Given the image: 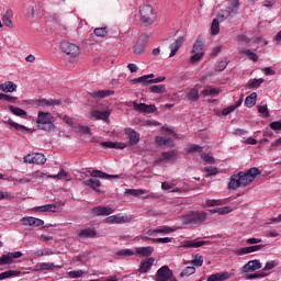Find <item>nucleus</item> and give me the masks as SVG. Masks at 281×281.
I'll return each instance as SVG.
<instances>
[{
    "instance_id": "nucleus-1",
    "label": "nucleus",
    "mask_w": 281,
    "mask_h": 281,
    "mask_svg": "<svg viewBox=\"0 0 281 281\" xmlns=\"http://www.w3.org/2000/svg\"><path fill=\"white\" fill-rule=\"evenodd\" d=\"M261 175V171L258 167H254L245 171H239L237 175H233L231 177V181L228 183L229 190H238V188H246L249 183L256 180V177Z\"/></svg>"
},
{
    "instance_id": "nucleus-2",
    "label": "nucleus",
    "mask_w": 281,
    "mask_h": 281,
    "mask_svg": "<svg viewBox=\"0 0 281 281\" xmlns=\"http://www.w3.org/2000/svg\"><path fill=\"white\" fill-rule=\"evenodd\" d=\"M90 177H92V178L86 180L85 186H87L88 188H91L95 192H102L99 189L100 186H102V182H100L99 179H108L109 181H111V179H120L119 175H109V173H106L104 171H100V170L90 171Z\"/></svg>"
},
{
    "instance_id": "nucleus-3",
    "label": "nucleus",
    "mask_w": 281,
    "mask_h": 281,
    "mask_svg": "<svg viewBox=\"0 0 281 281\" xmlns=\"http://www.w3.org/2000/svg\"><path fill=\"white\" fill-rule=\"evenodd\" d=\"M183 225H191V227H200L205 221H207V212L203 211H190L181 216Z\"/></svg>"
},
{
    "instance_id": "nucleus-4",
    "label": "nucleus",
    "mask_w": 281,
    "mask_h": 281,
    "mask_svg": "<svg viewBox=\"0 0 281 281\" xmlns=\"http://www.w3.org/2000/svg\"><path fill=\"white\" fill-rule=\"evenodd\" d=\"M36 124L40 131H46V133H54L56 131L54 116L49 112L40 111L37 113Z\"/></svg>"
},
{
    "instance_id": "nucleus-5",
    "label": "nucleus",
    "mask_w": 281,
    "mask_h": 281,
    "mask_svg": "<svg viewBox=\"0 0 281 281\" xmlns=\"http://www.w3.org/2000/svg\"><path fill=\"white\" fill-rule=\"evenodd\" d=\"M140 21L144 25H153L155 19H157V13L153 10L151 5L144 4L139 8Z\"/></svg>"
},
{
    "instance_id": "nucleus-6",
    "label": "nucleus",
    "mask_w": 281,
    "mask_h": 281,
    "mask_svg": "<svg viewBox=\"0 0 281 281\" xmlns=\"http://www.w3.org/2000/svg\"><path fill=\"white\" fill-rule=\"evenodd\" d=\"M60 48L64 54H67V56H71V58H76V56L80 53V47L69 42H61Z\"/></svg>"
},
{
    "instance_id": "nucleus-7",
    "label": "nucleus",
    "mask_w": 281,
    "mask_h": 281,
    "mask_svg": "<svg viewBox=\"0 0 281 281\" xmlns=\"http://www.w3.org/2000/svg\"><path fill=\"white\" fill-rule=\"evenodd\" d=\"M133 108L137 111V113H145L148 115L150 113H155L157 111V106L155 104H146V103H137V101H133Z\"/></svg>"
},
{
    "instance_id": "nucleus-8",
    "label": "nucleus",
    "mask_w": 281,
    "mask_h": 281,
    "mask_svg": "<svg viewBox=\"0 0 281 281\" xmlns=\"http://www.w3.org/2000/svg\"><path fill=\"white\" fill-rule=\"evenodd\" d=\"M45 161H47V158L41 153L29 154L24 156V164L43 165Z\"/></svg>"
},
{
    "instance_id": "nucleus-9",
    "label": "nucleus",
    "mask_w": 281,
    "mask_h": 281,
    "mask_svg": "<svg viewBox=\"0 0 281 281\" xmlns=\"http://www.w3.org/2000/svg\"><path fill=\"white\" fill-rule=\"evenodd\" d=\"M113 212H115V210L111 206L98 205L91 209L90 214H92V216H111Z\"/></svg>"
},
{
    "instance_id": "nucleus-10",
    "label": "nucleus",
    "mask_w": 281,
    "mask_h": 281,
    "mask_svg": "<svg viewBox=\"0 0 281 281\" xmlns=\"http://www.w3.org/2000/svg\"><path fill=\"white\" fill-rule=\"evenodd\" d=\"M172 278V270L170 267L162 266L160 269L157 270L156 280L157 281H168Z\"/></svg>"
},
{
    "instance_id": "nucleus-11",
    "label": "nucleus",
    "mask_w": 281,
    "mask_h": 281,
    "mask_svg": "<svg viewBox=\"0 0 281 281\" xmlns=\"http://www.w3.org/2000/svg\"><path fill=\"white\" fill-rule=\"evenodd\" d=\"M23 256V252L21 251H15V252H8L7 255H2L0 257V266L3 265H12L16 258H21Z\"/></svg>"
},
{
    "instance_id": "nucleus-12",
    "label": "nucleus",
    "mask_w": 281,
    "mask_h": 281,
    "mask_svg": "<svg viewBox=\"0 0 281 281\" xmlns=\"http://www.w3.org/2000/svg\"><path fill=\"white\" fill-rule=\"evenodd\" d=\"M22 225L24 226H29V227H43V225H45V221L41 220V218H36V217H23L21 220Z\"/></svg>"
},
{
    "instance_id": "nucleus-13",
    "label": "nucleus",
    "mask_w": 281,
    "mask_h": 281,
    "mask_svg": "<svg viewBox=\"0 0 281 281\" xmlns=\"http://www.w3.org/2000/svg\"><path fill=\"white\" fill-rule=\"evenodd\" d=\"M258 269H262L260 260H250L243 267L244 273H251L254 271H258Z\"/></svg>"
},
{
    "instance_id": "nucleus-14",
    "label": "nucleus",
    "mask_w": 281,
    "mask_h": 281,
    "mask_svg": "<svg viewBox=\"0 0 281 281\" xmlns=\"http://www.w3.org/2000/svg\"><path fill=\"white\" fill-rule=\"evenodd\" d=\"M144 49H146V36L140 35V37L137 40L136 44L133 47V52L134 54L142 56V54H144Z\"/></svg>"
},
{
    "instance_id": "nucleus-15",
    "label": "nucleus",
    "mask_w": 281,
    "mask_h": 281,
    "mask_svg": "<svg viewBox=\"0 0 281 281\" xmlns=\"http://www.w3.org/2000/svg\"><path fill=\"white\" fill-rule=\"evenodd\" d=\"M260 249H265V245L259 244L255 246L244 247V248L237 249L236 254L237 256H245L247 254H254V251H260Z\"/></svg>"
},
{
    "instance_id": "nucleus-16",
    "label": "nucleus",
    "mask_w": 281,
    "mask_h": 281,
    "mask_svg": "<svg viewBox=\"0 0 281 281\" xmlns=\"http://www.w3.org/2000/svg\"><path fill=\"white\" fill-rule=\"evenodd\" d=\"M164 161H177V151H162L161 157L156 160V164H164Z\"/></svg>"
},
{
    "instance_id": "nucleus-17",
    "label": "nucleus",
    "mask_w": 281,
    "mask_h": 281,
    "mask_svg": "<svg viewBox=\"0 0 281 281\" xmlns=\"http://www.w3.org/2000/svg\"><path fill=\"white\" fill-rule=\"evenodd\" d=\"M154 265H155V258L153 257H148L147 259L143 260L138 268L139 273H148V271L153 269Z\"/></svg>"
},
{
    "instance_id": "nucleus-18",
    "label": "nucleus",
    "mask_w": 281,
    "mask_h": 281,
    "mask_svg": "<svg viewBox=\"0 0 281 281\" xmlns=\"http://www.w3.org/2000/svg\"><path fill=\"white\" fill-rule=\"evenodd\" d=\"M125 134L127 139H130L131 146H137V144H139V133L135 132V130L125 128Z\"/></svg>"
},
{
    "instance_id": "nucleus-19",
    "label": "nucleus",
    "mask_w": 281,
    "mask_h": 281,
    "mask_svg": "<svg viewBox=\"0 0 281 281\" xmlns=\"http://www.w3.org/2000/svg\"><path fill=\"white\" fill-rule=\"evenodd\" d=\"M37 106H60L63 101L59 99H40L36 101Z\"/></svg>"
},
{
    "instance_id": "nucleus-20",
    "label": "nucleus",
    "mask_w": 281,
    "mask_h": 281,
    "mask_svg": "<svg viewBox=\"0 0 281 281\" xmlns=\"http://www.w3.org/2000/svg\"><path fill=\"white\" fill-rule=\"evenodd\" d=\"M205 244H206L205 240H201V238H195L193 240H186L183 243V247L186 249H199V247H203V245Z\"/></svg>"
},
{
    "instance_id": "nucleus-21",
    "label": "nucleus",
    "mask_w": 281,
    "mask_h": 281,
    "mask_svg": "<svg viewBox=\"0 0 281 281\" xmlns=\"http://www.w3.org/2000/svg\"><path fill=\"white\" fill-rule=\"evenodd\" d=\"M155 142L158 144V146H164L165 148H175V140H172L170 137L156 136Z\"/></svg>"
},
{
    "instance_id": "nucleus-22",
    "label": "nucleus",
    "mask_w": 281,
    "mask_h": 281,
    "mask_svg": "<svg viewBox=\"0 0 281 281\" xmlns=\"http://www.w3.org/2000/svg\"><path fill=\"white\" fill-rule=\"evenodd\" d=\"M184 43V40H183V36H180L178 37L173 44H171L169 46V49L171 50L170 52V55H169V58H172L173 56L177 55V53L179 52V49L181 48V45H183Z\"/></svg>"
},
{
    "instance_id": "nucleus-23",
    "label": "nucleus",
    "mask_w": 281,
    "mask_h": 281,
    "mask_svg": "<svg viewBox=\"0 0 281 281\" xmlns=\"http://www.w3.org/2000/svg\"><path fill=\"white\" fill-rule=\"evenodd\" d=\"M154 251H155V248L153 246L137 247L136 256H140L142 258H149V256H153Z\"/></svg>"
},
{
    "instance_id": "nucleus-24",
    "label": "nucleus",
    "mask_w": 281,
    "mask_h": 281,
    "mask_svg": "<svg viewBox=\"0 0 281 281\" xmlns=\"http://www.w3.org/2000/svg\"><path fill=\"white\" fill-rule=\"evenodd\" d=\"M229 280V272H217L213 273L207 278V281H225Z\"/></svg>"
},
{
    "instance_id": "nucleus-25",
    "label": "nucleus",
    "mask_w": 281,
    "mask_h": 281,
    "mask_svg": "<svg viewBox=\"0 0 281 281\" xmlns=\"http://www.w3.org/2000/svg\"><path fill=\"white\" fill-rule=\"evenodd\" d=\"M111 115V112L109 110L100 111V110H94L92 111V117H95V120H109Z\"/></svg>"
},
{
    "instance_id": "nucleus-26",
    "label": "nucleus",
    "mask_w": 281,
    "mask_h": 281,
    "mask_svg": "<svg viewBox=\"0 0 281 281\" xmlns=\"http://www.w3.org/2000/svg\"><path fill=\"white\" fill-rule=\"evenodd\" d=\"M92 98H109V95H115V91L113 90H100V91H94L91 92Z\"/></svg>"
},
{
    "instance_id": "nucleus-27",
    "label": "nucleus",
    "mask_w": 281,
    "mask_h": 281,
    "mask_svg": "<svg viewBox=\"0 0 281 281\" xmlns=\"http://www.w3.org/2000/svg\"><path fill=\"white\" fill-rule=\"evenodd\" d=\"M0 89L4 93H14V91H16V85H14V82H12V81H9L5 83H1Z\"/></svg>"
},
{
    "instance_id": "nucleus-28",
    "label": "nucleus",
    "mask_w": 281,
    "mask_h": 281,
    "mask_svg": "<svg viewBox=\"0 0 281 281\" xmlns=\"http://www.w3.org/2000/svg\"><path fill=\"white\" fill-rule=\"evenodd\" d=\"M101 146H103V148H115V149H121V150L126 148V144L114 143V142H102Z\"/></svg>"
},
{
    "instance_id": "nucleus-29",
    "label": "nucleus",
    "mask_w": 281,
    "mask_h": 281,
    "mask_svg": "<svg viewBox=\"0 0 281 281\" xmlns=\"http://www.w3.org/2000/svg\"><path fill=\"white\" fill-rule=\"evenodd\" d=\"M12 16H14V12H12V9H9L5 11V14L2 18V22L7 27H12Z\"/></svg>"
},
{
    "instance_id": "nucleus-30",
    "label": "nucleus",
    "mask_w": 281,
    "mask_h": 281,
    "mask_svg": "<svg viewBox=\"0 0 281 281\" xmlns=\"http://www.w3.org/2000/svg\"><path fill=\"white\" fill-rule=\"evenodd\" d=\"M145 193L144 189H127L125 191L126 196H144Z\"/></svg>"
},
{
    "instance_id": "nucleus-31",
    "label": "nucleus",
    "mask_w": 281,
    "mask_h": 281,
    "mask_svg": "<svg viewBox=\"0 0 281 281\" xmlns=\"http://www.w3.org/2000/svg\"><path fill=\"white\" fill-rule=\"evenodd\" d=\"M256 98H258V93H256V92H252L250 95H248L245 99V106H247L248 109H251V106H255Z\"/></svg>"
},
{
    "instance_id": "nucleus-32",
    "label": "nucleus",
    "mask_w": 281,
    "mask_h": 281,
    "mask_svg": "<svg viewBox=\"0 0 281 281\" xmlns=\"http://www.w3.org/2000/svg\"><path fill=\"white\" fill-rule=\"evenodd\" d=\"M15 276H21V271L8 270L0 273V280H7V278H14Z\"/></svg>"
},
{
    "instance_id": "nucleus-33",
    "label": "nucleus",
    "mask_w": 281,
    "mask_h": 281,
    "mask_svg": "<svg viewBox=\"0 0 281 281\" xmlns=\"http://www.w3.org/2000/svg\"><path fill=\"white\" fill-rule=\"evenodd\" d=\"M9 111L13 113V115H16L18 117H25L27 115V112L21 108H16L14 105L9 106Z\"/></svg>"
},
{
    "instance_id": "nucleus-34",
    "label": "nucleus",
    "mask_w": 281,
    "mask_h": 281,
    "mask_svg": "<svg viewBox=\"0 0 281 281\" xmlns=\"http://www.w3.org/2000/svg\"><path fill=\"white\" fill-rule=\"evenodd\" d=\"M95 234L94 229L86 228L79 233V238H95Z\"/></svg>"
},
{
    "instance_id": "nucleus-35",
    "label": "nucleus",
    "mask_w": 281,
    "mask_h": 281,
    "mask_svg": "<svg viewBox=\"0 0 281 281\" xmlns=\"http://www.w3.org/2000/svg\"><path fill=\"white\" fill-rule=\"evenodd\" d=\"M199 98V90L196 88L191 89L190 92L187 93V100H189L190 102H196Z\"/></svg>"
},
{
    "instance_id": "nucleus-36",
    "label": "nucleus",
    "mask_w": 281,
    "mask_h": 281,
    "mask_svg": "<svg viewBox=\"0 0 281 281\" xmlns=\"http://www.w3.org/2000/svg\"><path fill=\"white\" fill-rule=\"evenodd\" d=\"M9 126H11V128H15V131H20V133H25L27 131L26 126H23L12 120L9 119L8 121Z\"/></svg>"
},
{
    "instance_id": "nucleus-37",
    "label": "nucleus",
    "mask_w": 281,
    "mask_h": 281,
    "mask_svg": "<svg viewBox=\"0 0 281 281\" xmlns=\"http://www.w3.org/2000/svg\"><path fill=\"white\" fill-rule=\"evenodd\" d=\"M228 64H229V60H227L226 57L222 60H218L215 66V71H225V69H227Z\"/></svg>"
},
{
    "instance_id": "nucleus-38",
    "label": "nucleus",
    "mask_w": 281,
    "mask_h": 281,
    "mask_svg": "<svg viewBox=\"0 0 281 281\" xmlns=\"http://www.w3.org/2000/svg\"><path fill=\"white\" fill-rule=\"evenodd\" d=\"M262 82H265V79L260 78V79H250L248 81V89H258L260 87V85H262Z\"/></svg>"
},
{
    "instance_id": "nucleus-39",
    "label": "nucleus",
    "mask_w": 281,
    "mask_h": 281,
    "mask_svg": "<svg viewBox=\"0 0 281 281\" xmlns=\"http://www.w3.org/2000/svg\"><path fill=\"white\" fill-rule=\"evenodd\" d=\"M209 212L210 214H229V206L211 209Z\"/></svg>"
},
{
    "instance_id": "nucleus-40",
    "label": "nucleus",
    "mask_w": 281,
    "mask_h": 281,
    "mask_svg": "<svg viewBox=\"0 0 281 281\" xmlns=\"http://www.w3.org/2000/svg\"><path fill=\"white\" fill-rule=\"evenodd\" d=\"M93 32L99 38H106V36H109L106 27H97Z\"/></svg>"
},
{
    "instance_id": "nucleus-41",
    "label": "nucleus",
    "mask_w": 281,
    "mask_h": 281,
    "mask_svg": "<svg viewBox=\"0 0 281 281\" xmlns=\"http://www.w3.org/2000/svg\"><path fill=\"white\" fill-rule=\"evenodd\" d=\"M231 14H232V11H229V10H220L218 12H217V19L220 20V21H227V19H229V16H231Z\"/></svg>"
},
{
    "instance_id": "nucleus-42",
    "label": "nucleus",
    "mask_w": 281,
    "mask_h": 281,
    "mask_svg": "<svg viewBox=\"0 0 281 281\" xmlns=\"http://www.w3.org/2000/svg\"><path fill=\"white\" fill-rule=\"evenodd\" d=\"M40 271H52L55 266L52 262H42L37 265Z\"/></svg>"
},
{
    "instance_id": "nucleus-43",
    "label": "nucleus",
    "mask_w": 281,
    "mask_h": 281,
    "mask_svg": "<svg viewBox=\"0 0 281 281\" xmlns=\"http://www.w3.org/2000/svg\"><path fill=\"white\" fill-rule=\"evenodd\" d=\"M218 32H221V25L218 23V20L214 19L211 24V33L213 34V36H216V34H218Z\"/></svg>"
},
{
    "instance_id": "nucleus-44",
    "label": "nucleus",
    "mask_w": 281,
    "mask_h": 281,
    "mask_svg": "<svg viewBox=\"0 0 281 281\" xmlns=\"http://www.w3.org/2000/svg\"><path fill=\"white\" fill-rule=\"evenodd\" d=\"M150 93H166V86L165 85H158V86H151L149 88Z\"/></svg>"
},
{
    "instance_id": "nucleus-45",
    "label": "nucleus",
    "mask_w": 281,
    "mask_h": 281,
    "mask_svg": "<svg viewBox=\"0 0 281 281\" xmlns=\"http://www.w3.org/2000/svg\"><path fill=\"white\" fill-rule=\"evenodd\" d=\"M225 200H206L207 207H216V205H225Z\"/></svg>"
},
{
    "instance_id": "nucleus-46",
    "label": "nucleus",
    "mask_w": 281,
    "mask_h": 281,
    "mask_svg": "<svg viewBox=\"0 0 281 281\" xmlns=\"http://www.w3.org/2000/svg\"><path fill=\"white\" fill-rule=\"evenodd\" d=\"M195 272H196V268H194V266H189L182 270V272L180 273V277L184 278V276L187 277L192 276Z\"/></svg>"
},
{
    "instance_id": "nucleus-47",
    "label": "nucleus",
    "mask_w": 281,
    "mask_h": 281,
    "mask_svg": "<svg viewBox=\"0 0 281 281\" xmlns=\"http://www.w3.org/2000/svg\"><path fill=\"white\" fill-rule=\"evenodd\" d=\"M153 232L157 234H172V232H175V228L170 226H162L161 228H156Z\"/></svg>"
},
{
    "instance_id": "nucleus-48",
    "label": "nucleus",
    "mask_w": 281,
    "mask_h": 281,
    "mask_svg": "<svg viewBox=\"0 0 281 281\" xmlns=\"http://www.w3.org/2000/svg\"><path fill=\"white\" fill-rule=\"evenodd\" d=\"M76 131L81 135H91V128L89 126L78 125Z\"/></svg>"
},
{
    "instance_id": "nucleus-49",
    "label": "nucleus",
    "mask_w": 281,
    "mask_h": 281,
    "mask_svg": "<svg viewBox=\"0 0 281 281\" xmlns=\"http://www.w3.org/2000/svg\"><path fill=\"white\" fill-rule=\"evenodd\" d=\"M149 81L150 80H148V77H146V75L133 80L135 85L140 82V85H144L145 87H148V85H150Z\"/></svg>"
},
{
    "instance_id": "nucleus-50",
    "label": "nucleus",
    "mask_w": 281,
    "mask_h": 281,
    "mask_svg": "<svg viewBox=\"0 0 281 281\" xmlns=\"http://www.w3.org/2000/svg\"><path fill=\"white\" fill-rule=\"evenodd\" d=\"M116 256H125L128 258L131 256H135V251H133V249H122L116 252Z\"/></svg>"
},
{
    "instance_id": "nucleus-51",
    "label": "nucleus",
    "mask_w": 281,
    "mask_h": 281,
    "mask_svg": "<svg viewBox=\"0 0 281 281\" xmlns=\"http://www.w3.org/2000/svg\"><path fill=\"white\" fill-rule=\"evenodd\" d=\"M63 177H69V173L65 169H60L57 175L48 176V179H63Z\"/></svg>"
},
{
    "instance_id": "nucleus-52",
    "label": "nucleus",
    "mask_w": 281,
    "mask_h": 281,
    "mask_svg": "<svg viewBox=\"0 0 281 281\" xmlns=\"http://www.w3.org/2000/svg\"><path fill=\"white\" fill-rule=\"evenodd\" d=\"M192 53H193V54L203 53V42L196 41V42L194 43V45H193Z\"/></svg>"
},
{
    "instance_id": "nucleus-53",
    "label": "nucleus",
    "mask_w": 281,
    "mask_h": 281,
    "mask_svg": "<svg viewBox=\"0 0 281 281\" xmlns=\"http://www.w3.org/2000/svg\"><path fill=\"white\" fill-rule=\"evenodd\" d=\"M246 56H248L249 60H252V63H258V54L251 52V49L245 50Z\"/></svg>"
},
{
    "instance_id": "nucleus-54",
    "label": "nucleus",
    "mask_w": 281,
    "mask_h": 281,
    "mask_svg": "<svg viewBox=\"0 0 281 281\" xmlns=\"http://www.w3.org/2000/svg\"><path fill=\"white\" fill-rule=\"evenodd\" d=\"M216 93H218V89L216 88H206L204 90H202V95H216Z\"/></svg>"
},
{
    "instance_id": "nucleus-55",
    "label": "nucleus",
    "mask_w": 281,
    "mask_h": 281,
    "mask_svg": "<svg viewBox=\"0 0 281 281\" xmlns=\"http://www.w3.org/2000/svg\"><path fill=\"white\" fill-rule=\"evenodd\" d=\"M0 100H5V102H11L12 104H14L16 102V97L0 93Z\"/></svg>"
},
{
    "instance_id": "nucleus-56",
    "label": "nucleus",
    "mask_w": 281,
    "mask_h": 281,
    "mask_svg": "<svg viewBox=\"0 0 281 281\" xmlns=\"http://www.w3.org/2000/svg\"><path fill=\"white\" fill-rule=\"evenodd\" d=\"M204 171L207 172L206 177H213L214 175H218V169L216 167H205Z\"/></svg>"
},
{
    "instance_id": "nucleus-57",
    "label": "nucleus",
    "mask_w": 281,
    "mask_h": 281,
    "mask_svg": "<svg viewBox=\"0 0 281 281\" xmlns=\"http://www.w3.org/2000/svg\"><path fill=\"white\" fill-rule=\"evenodd\" d=\"M201 158L205 164H216V159L209 154H202Z\"/></svg>"
},
{
    "instance_id": "nucleus-58",
    "label": "nucleus",
    "mask_w": 281,
    "mask_h": 281,
    "mask_svg": "<svg viewBox=\"0 0 281 281\" xmlns=\"http://www.w3.org/2000/svg\"><path fill=\"white\" fill-rule=\"evenodd\" d=\"M82 276H85V271L82 270H72L68 272L69 278H82Z\"/></svg>"
},
{
    "instance_id": "nucleus-59",
    "label": "nucleus",
    "mask_w": 281,
    "mask_h": 281,
    "mask_svg": "<svg viewBox=\"0 0 281 281\" xmlns=\"http://www.w3.org/2000/svg\"><path fill=\"white\" fill-rule=\"evenodd\" d=\"M278 267V261H268L263 268V271H271V269H276Z\"/></svg>"
},
{
    "instance_id": "nucleus-60",
    "label": "nucleus",
    "mask_w": 281,
    "mask_h": 281,
    "mask_svg": "<svg viewBox=\"0 0 281 281\" xmlns=\"http://www.w3.org/2000/svg\"><path fill=\"white\" fill-rule=\"evenodd\" d=\"M5 199L8 201H12V199H14V195H12L11 193H8V191H5V192L0 191V201H3Z\"/></svg>"
},
{
    "instance_id": "nucleus-61",
    "label": "nucleus",
    "mask_w": 281,
    "mask_h": 281,
    "mask_svg": "<svg viewBox=\"0 0 281 281\" xmlns=\"http://www.w3.org/2000/svg\"><path fill=\"white\" fill-rule=\"evenodd\" d=\"M35 256L36 258H41L43 256H52V251H49V249L37 250L35 251Z\"/></svg>"
},
{
    "instance_id": "nucleus-62",
    "label": "nucleus",
    "mask_w": 281,
    "mask_h": 281,
    "mask_svg": "<svg viewBox=\"0 0 281 281\" xmlns=\"http://www.w3.org/2000/svg\"><path fill=\"white\" fill-rule=\"evenodd\" d=\"M151 243H162V244H168V243H172V238L170 237H160V238H155L151 239Z\"/></svg>"
},
{
    "instance_id": "nucleus-63",
    "label": "nucleus",
    "mask_w": 281,
    "mask_h": 281,
    "mask_svg": "<svg viewBox=\"0 0 281 281\" xmlns=\"http://www.w3.org/2000/svg\"><path fill=\"white\" fill-rule=\"evenodd\" d=\"M60 120L68 124V126H74V119L69 117L68 115L59 114Z\"/></svg>"
},
{
    "instance_id": "nucleus-64",
    "label": "nucleus",
    "mask_w": 281,
    "mask_h": 281,
    "mask_svg": "<svg viewBox=\"0 0 281 281\" xmlns=\"http://www.w3.org/2000/svg\"><path fill=\"white\" fill-rule=\"evenodd\" d=\"M204 54L203 53H194L192 56H191V63H199V60H201L203 58Z\"/></svg>"
}]
</instances>
